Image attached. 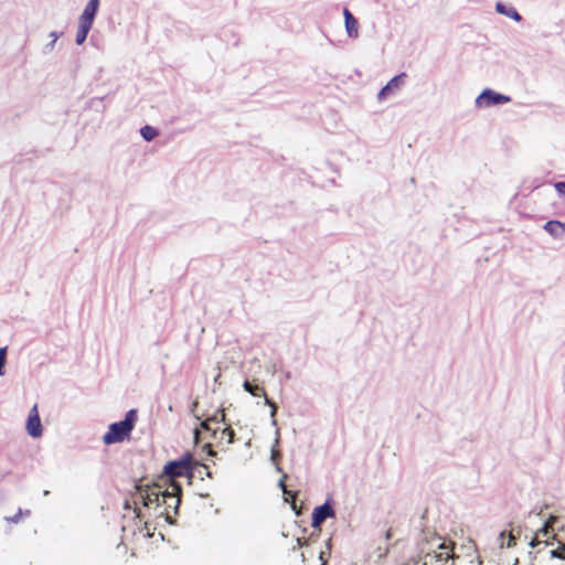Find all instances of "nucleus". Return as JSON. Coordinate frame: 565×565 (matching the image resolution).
I'll return each instance as SVG.
<instances>
[{
	"label": "nucleus",
	"mask_w": 565,
	"mask_h": 565,
	"mask_svg": "<svg viewBox=\"0 0 565 565\" xmlns=\"http://www.w3.org/2000/svg\"><path fill=\"white\" fill-rule=\"evenodd\" d=\"M164 488L166 486L160 481L152 486H135L132 502L135 504V513L137 518L141 516L139 504H142L147 509H152L154 515L158 516V511L161 510V500L164 494Z\"/></svg>",
	"instance_id": "1"
},
{
	"label": "nucleus",
	"mask_w": 565,
	"mask_h": 565,
	"mask_svg": "<svg viewBox=\"0 0 565 565\" xmlns=\"http://www.w3.org/2000/svg\"><path fill=\"white\" fill-rule=\"evenodd\" d=\"M137 422V411L130 409L126 413L125 419L109 425L108 430L103 436L105 445L122 443L130 438V434Z\"/></svg>",
	"instance_id": "2"
},
{
	"label": "nucleus",
	"mask_w": 565,
	"mask_h": 565,
	"mask_svg": "<svg viewBox=\"0 0 565 565\" xmlns=\"http://www.w3.org/2000/svg\"><path fill=\"white\" fill-rule=\"evenodd\" d=\"M194 466H198V463L193 461L192 455L185 452L179 460L169 461L164 466V476H161L159 481L168 486L170 482H177L174 479L178 477L188 476L191 478Z\"/></svg>",
	"instance_id": "3"
},
{
	"label": "nucleus",
	"mask_w": 565,
	"mask_h": 565,
	"mask_svg": "<svg viewBox=\"0 0 565 565\" xmlns=\"http://www.w3.org/2000/svg\"><path fill=\"white\" fill-rule=\"evenodd\" d=\"M181 494L182 487L179 482H170L166 486L158 516H164L166 520H170L172 514H177L181 503Z\"/></svg>",
	"instance_id": "4"
},
{
	"label": "nucleus",
	"mask_w": 565,
	"mask_h": 565,
	"mask_svg": "<svg viewBox=\"0 0 565 565\" xmlns=\"http://www.w3.org/2000/svg\"><path fill=\"white\" fill-rule=\"evenodd\" d=\"M449 545H451V556L448 565H481L478 550L472 542L459 547L452 542H449Z\"/></svg>",
	"instance_id": "5"
},
{
	"label": "nucleus",
	"mask_w": 565,
	"mask_h": 565,
	"mask_svg": "<svg viewBox=\"0 0 565 565\" xmlns=\"http://www.w3.org/2000/svg\"><path fill=\"white\" fill-rule=\"evenodd\" d=\"M511 102V97L491 88H484L476 98V106L479 108H489L504 105Z\"/></svg>",
	"instance_id": "6"
},
{
	"label": "nucleus",
	"mask_w": 565,
	"mask_h": 565,
	"mask_svg": "<svg viewBox=\"0 0 565 565\" xmlns=\"http://www.w3.org/2000/svg\"><path fill=\"white\" fill-rule=\"evenodd\" d=\"M449 556H451V545L444 542L437 550L426 552L420 565H448Z\"/></svg>",
	"instance_id": "7"
},
{
	"label": "nucleus",
	"mask_w": 565,
	"mask_h": 565,
	"mask_svg": "<svg viewBox=\"0 0 565 565\" xmlns=\"http://www.w3.org/2000/svg\"><path fill=\"white\" fill-rule=\"evenodd\" d=\"M26 431L31 437L38 438L42 436L43 427L41 424L38 405L34 404L30 409L29 417L26 420Z\"/></svg>",
	"instance_id": "8"
},
{
	"label": "nucleus",
	"mask_w": 565,
	"mask_h": 565,
	"mask_svg": "<svg viewBox=\"0 0 565 565\" xmlns=\"http://www.w3.org/2000/svg\"><path fill=\"white\" fill-rule=\"evenodd\" d=\"M407 77V74L406 73H399L398 75H395L394 77H392L387 83L386 85H384L380 92L377 93V99L380 102L386 99L388 97V95L395 90V89H398L401 86L404 85L405 83V79Z\"/></svg>",
	"instance_id": "9"
},
{
	"label": "nucleus",
	"mask_w": 565,
	"mask_h": 565,
	"mask_svg": "<svg viewBox=\"0 0 565 565\" xmlns=\"http://www.w3.org/2000/svg\"><path fill=\"white\" fill-rule=\"evenodd\" d=\"M235 433L232 429L231 425L227 424L225 427H216V429L213 430L212 439L217 445H231L234 441Z\"/></svg>",
	"instance_id": "10"
},
{
	"label": "nucleus",
	"mask_w": 565,
	"mask_h": 565,
	"mask_svg": "<svg viewBox=\"0 0 565 565\" xmlns=\"http://www.w3.org/2000/svg\"><path fill=\"white\" fill-rule=\"evenodd\" d=\"M334 515V511L333 509L331 508L330 504L328 503H324L320 507H317L313 512H312V526L313 527H318L320 526V524L327 519V518H330V516H333Z\"/></svg>",
	"instance_id": "11"
},
{
	"label": "nucleus",
	"mask_w": 565,
	"mask_h": 565,
	"mask_svg": "<svg viewBox=\"0 0 565 565\" xmlns=\"http://www.w3.org/2000/svg\"><path fill=\"white\" fill-rule=\"evenodd\" d=\"M99 0H88L78 20L93 24L99 9Z\"/></svg>",
	"instance_id": "12"
},
{
	"label": "nucleus",
	"mask_w": 565,
	"mask_h": 565,
	"mask_svg": "<svg viewBox=\"0 0 565 565\" xmlns=\"http://www.w3.org/2000/svg\"><path fill=\"white\" fill-rule=\"evenodd\" d=\"M226 420V414L224 409L217 411L212 417L206 418L205 420L201 422L200 427L201 429L209 431L211 435L213 434V430L215 428H212V424H225Z\"/></svg>",
	"instance_id": "13"
},
{
	"label": "nucleus",
	"mask_w": 565,
	"mask_h": 565,
	"mask_svg": "<svg viewBox=\"0 0 565 565\" xmlns=\"http://www.w3.org/2000/svg\"><path fill=\"white\" fill-rule=\"evenodd\" d=\"M495 11L502 15H505L515 22L522 21V15L516 11V9L510 4L502 1H498L495 3Z\"/></svg>",
	"instance_id": "14"
},
{
	"label": "nucleus",
	"mask_w": 565,
	"mask_h": 565,
	"mask_svg": "<svg viewBox=\"0 0 565 565\" xmlns=\"http://www.w3.org/2000/svg\"><path fill=\"white\" fill-rule=\"evenodd\" d=\"M92 25L93 24H89V23L78 20V29H77L76 39H75V42L77 45H82L86 41L87 35L92 29Z\"/></svg>",
	"instance_id": "15"
},
{
	"label": "nucleus",
	"mask_w": 565,
	"mask_h": 565,
	"mask_svg": "<svg viewBox=\"0 0 565 565\" xmlns=\"http://www.w3.org/2000/svg\"><path fill=\"white\" fill-rule=\"evenodd\" d=\"M546 231H548L553 236H564L565 235V223L558 221H548L545 224Z\"/></svg>",
	"instance_id": "16"
},
{
	"label": "nucleus",
	"mask_w": 565,
	"mask_h": 565,
	"mask_svg": "<svg viewBox=\"0 0 565 565\" xmlns=\"http://www.w3.org/2000/svg\"><path fill=\"white\" fill-rule=\"evenodd\" d=\"M243 387L246 392H248L250 395H253L255 397H259V396H264V398L266 397V392H265L264 387H262L257 384H253L249 381H245L243 384Z\"/></svg>",
	"instance_id": "17"
},
{
	"label": "nucleus",
	"mask_w": 565,
	"mask_h": 565,
	"mask_svg": "<svg viewBox=\"0 0 565 565\" xmlns=\"http://www.w3.org/2000/svg\"><path fill=\"white\" fill-rule=\"evenodd\" d=\"M499 545L500 547H512L515 545V536L512 531H503L499 535Z\"/></svg>",
	"instance_id": "18"
},
{
	"label": "nucleus",
	"mask_w": 565,
	"mask_h": 565,
	"mask_svg": "<svg viewBox=\"0 0 565 565\" xmlns=\"http://www.w3.org/2000/svg\"><path fill=\"white\" fill-rule=\"evenodd\" d=\"M140 135L146 141H152L159 136V130L150 125H145L140 128Z\"/></svg>",
	"instance_id": "19"
},
{
	"label": "nucleus",
	"mask_w": 565,
	"mask_h": 565,
	"mask_svg": "<svg viewBox=\"0 0 565 565\" xmlns=\"http://www.w3.org/2000/svg\"><path fill=\"white\" fill-rule=\"evenodd\" d=\"M344 24H345V30H347L348 36L351 39L358 38V35H359L358 20L353 19L352 21L344 22Z\"/></svg>",
	"instance_id": "20"
},
{
	"label": "nucleus",
	"mask_w": 565,
	"mask_h": 565,
	"mask_svg": "<svg viewBox=\"0 0 565 565\" xmlns=\"http://www.w3.org/2000/svg\"><path fill=\"white\" fill-rule=\"evenodd\" d=\"M555 191L557 192L558 196L565 199V181H557L554 183Z\"/></svg>",
	"instance_id": "21"
},
{
	"label": "nucleus",
	"mask_w": 565,
	"mask_h": 565,
	"mask_svg": "<svg viewBox=\"0 0 565 565\" xmlns=\"http://www.w3.org/2000/svg\"><path fill=\"white\" fill-rule=\"evenodd\" d=\"M286 478H287V476H286V475H284V476H282V478H281V479H280V481H279V486L281 487V489H282V491H284V493H285V494L290 495V497L295 500V498H296V493H295V492H291V491H288V490L286 489V484H285V479H286Z\"/></svg>",
	"instance_id": "22"
},
{
	"label": "nucleus",
	"mask_w": 565,
	"mask_h": 565,
	"mask_svg": "<svg viewBox=\"0 0 565 565\" xmlns=\"http://www.w3.org/2000/svg\"><path fill=\"white\" fill-rule=\"evenodd\" d=\"M7 348L0 349V375H3V366L6 362Z\"/></svg>",
	"instance_id": "23"
},
{
	"label": "nucleus",
	"mask_w": 565,
	"mask_h": 565,
	"mask_svg": "<svg viewBox=\"0 0 565 565\" xmlns=\"http://www.w3.org/2000/svg\"><path fill=\"white\" fill-rule=\"evenodd\" d=\"M552 556L565 559V545H562L556 550L552 551Z\"/></svg>",
	"instance_id": "24"
},
{
	"label": "nucleus",
	"mask_w": 565,
	"mask_h": 565,
	"mask_svg": "<svg viewBox=\"0 0 565 565\" xmlns=\"http://www.w3.org/2000/svg\"><path fill=\"white\" fill-rule=\"evenodd\" d=\"M265 404L268 405L271 409V417H274L277 413V405L273 401H270L267 396L265 397Z\"/></svg>",
	"instance_id": "25"
},
{
	"label": "nucleus",
	"mask_w": 565,
	"mask_h": 565,
	"mask_svg": "<svg viewBox=\"0 0 565 565\" xmlns=\"http://www.w3.org/2000/svg\"><path fill=\"white\" fill-rule=\"evenodd\" d=\"M343 15H344V22L352 21L353 19H355L354 15L347 8L343 9Z\"/></svg>",
	"instance_id": "26"
},
{
	"label": "nucleus",
	"mask_w": 565,
	"mask_h": 565,
	"mask_svg": "<svg viewBox=\"0 0 565 565\" xmlns=\"http://www.w3.org/2000/svg\"><path fill=\"white\" fill-rule=\"evenodd\" d=\"M125 510L132 509L135 511V504L132 502V498L130 500H126L124 504Z\"/></svg>",
	"instance_id": "27"
},
{
	"label": "nucleus",
	"mask_w": 565,
	"mask_h": 565,
	"mask_svg": "<svg viewBox=\"0 0 565 565\" xmlns=\"http://www.w3.org/2000/svg\"><path fill=\"white\" fill-rule=\"evenodd\" d=\"M539 185H540L539 181H537V180H534V181L532 182V184H531V185L526 186V185L524 184L523 186H524V189L533 190V189H535V188H539Z\"/></svg>",
	"instance_id": "28"
},
{
	"label": "nucleus",
	"mask_w": 565,
	"mask_h": 565,
	"mask_svg": "<svg viewBox=\"0 0 565 565\" xmlns=\"http://www.w3.org/2000/svg\"><path fill=\"white\" fill-rule=\"evenodd\" d=\"M204 449H206V450H207V454H209L210 456H215V451L213 450V448H212V445H211V444H206V445L204 446Z\"/></svg>",
	"instance_id": "29"
},
{
	"label": "nucleus",
	"mask_w": 565,
	"mask_h": 565,
	"mask_svg": "<svg viewBox=\"0 0 565 565\" xmlns=\"http://www.w3.org/2000/svg\"><path fill=\"white\" fill-rule=\"evenodd\" d=\"M55 43H56V42H54V41H51L50 43H47V44L45 45V47H44V51H45V52H50V51H52V50H53V47H54V45H55Z\"/></svg>",
	"instance_id": "30"
},
{
	"label": "nucleus",
	"mask_w": 565,
	"mask_h": 565,
	"mask_svg": "<svg viewBox=\"0 0 565 565\" xmlns=\"http://www.w3.org/2000/svg\"><path fill=\"white\" fill-rule=\"evenodd\" d=\"M61 35V33L56 32V31H52L50 33V36L52 38V41L56 42L58 36Z\"/></svg>",
	"instance_id": "31"
},
{
	"label": "nucleus",
	"mask_w": 565,
	"mask_h": 565,
	"mask_svg": "<svg viewBox=\"0 0 565 565\" xmlns=\"http://www.w3.org/2000/svg\"><path fill=\"white\" fill-rule=\"evenodd\" d=\"M391 537H392V529H387V530L385 531V539H386V540H390Z\"/></svg>",
	"instance_id": "32"
},
{
	"label": "nucleus",
	"mask_w": 565,
	"mask_h": 565,
	"mask_svg": "<svg viewBox=\"0 0 565 565\" xmlns=\"http://www.w3.org/2000/svg\"><path fill=\"white\" fill-rule=\"evenodd\" d=\"M199 436H200V429H199V428H196V429L194 430V439H195V443H198V440H199Z\"/></svg>",
	"instance_id": "33"
},
{
	"label": "nucleus",
	"mask_w": 565,
	"mask_h": 565,
	"mask_svg": "<svg viewBox=\"0 0 565 565\" xmlns=\"http://www.w3.org/2000/svg\"><path fill=\"white\" fill-rule=\"evenodd\" d=\"M200 466L206 470V476L211 477V472L207 470V467L205 465H200Z\"/></svg>",
	"instance_id": "34"
},
{
	"label": "nucleus",
	"mask_w": 565,
	"mask_h": 565,
	"mask_svg": "<svg viewBox=\"0 0 565 565\" xmlns=\"http://www.w3.org/2000/svg\"><path fill=\"white\" fill-rule=\"evenodd\" d=\"M420 561H412L411 564H406V565H419Z\"/></svg>",
	"instance_id": "35"
},
{
	"label": "nucleus",
	"mask_w": 565,
	"mask_h": 565,
	"mask_svg": "<svg viewBox=\"0 0 565 565\" xmlns=\"http://www.w3.org/2000/svg\"><path fill=\"white\" fill-rule=\"evenodd\" d=\"M216 427H221L220 424L218 425L212 424V428H216Z\"/></svg>",
	"instance_id": "36"
}]
</instances>
